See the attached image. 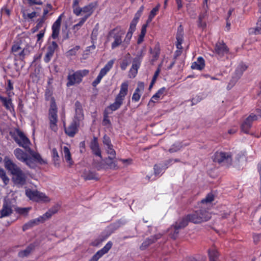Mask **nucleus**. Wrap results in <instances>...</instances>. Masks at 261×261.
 Here are the masks:
<instances>
[{"label": "nucleus", "instance_id": "obj_1", "mask_svg": "<svg viewBox=\"0 0 261 261\" xmlns=\"http://www.w3.org/2000/svg\"><path fill=\"white\" fill-rule=\"evenodd\" d=\"M17 145L23 147L25 152L17 148V159L24 163L31 168L36 167V163L40 165L46 164L47 161L43 160L40 154L34 151L30 148L31 144L29 139L24 134L17 128Z\"/></svg>", "mask_w": 261, "mask_h": 261}, {"label": "nucleus", "instance_id": "obj_2", "mask_svg": "<svg viewBox=\"0 0 261 261\" xmlns=\"http://www.w3.org/2000/svg\"><path fill=\"white\" fill-rule=\"evenodd\" d=\"M128 84L127 82L122 83L120 86V90L118 94L116 96L115 102L110 105L103 112V119L102 120V125L103 126H111V122L109 118V112L108 110L110 109L112 111H115L120 108L123 103L125 96L128 92Z\"/></svg>", "mask_w": 261, "mask_h": 261}, {"label": "nucleus", "instance_id": "obj_3", "mask_svg": "<svg viewBox=\"0 0 261 261\" xmlns=\"http://www.w3.org/2000/svg\"><path fill=\"white\" fill-rule=\"evenodd\" d=\"M125 34V31L121 28L120 25H117L115 28L110 30L108 34L107 40L110 41L113 39L114 41L111 44V48L114 49L119 47L122 43H124L123 40V36Z\"/></svg>", "mask_w": 261, "mask_h": 261}, {"label": "nucleus", "instance_id": "obj_4", "mask_svg": "<svg viewBox=\"0 0 261 261\" xmlns=\"http://www.w3.org/2000/svg\"><path fill=\"white\" fill-rule=\"evenodd\" d=\"M58 108L54 98L51 100L50 108L48 110V120L50 129L54 132H57L58 129L57 123L58 119Z\"/></svg>", "mask_w": 261, "mask_h": 261}, {"label": "nucleus", "instance_id": "obj_5", "mask_svg": "<svg viewBox=\"0 0 261 261\" xmlns=\"http://www.w3.org/2000/svg\"><path fill=\"white\" fill-rule=\"evenodd\" d=\"M186 216L189 222H192L195 224L207 221L210 219L208 211L203 209L198 210L192 214H188Z\"/></svg>", "mask_w": 261, "mask_h": 261}, {"label": "nucleus", "instance_id": "obj_6", "mask_svg": "<svg viewBox=\"0 0 261 261\" xmlns=\"http://www.w3.org/2000/svg\"><path fill=\"white\" fill-rule=\"evenodd\" d=\"M89 70L87 69L79 70L74 72L72 74H69L67 76V82L66 86L70 87L75 84H80L84 76L87 75L89 73Z\"/></svg>", "mask_w": 261, "mask_h": 261}, {"label": "nucleus", "instance_id": "obj_7", "mask_svg": "<svg viewBox=\"0 0 261 261\" xmlns=\"http://www.w3.org/2000/svg\"><path fill=\"white\" fill-rule=\"evenodd\" d=\"M25 195L30 200L37 202H48L50 201V199L45 193L37 190L27 189L25 190Z\"/></svg>", "mask_w": 261, "mask_h": 261}, {"label": "nucleus", "instance_id": "obj_8", "mask_svg": "<svg viewBox=\"0 0 261 261\" xmlns=\"http://www.w3.org/2000/svg\"><path fill=\"white\" fill-rule=\"evenodd\" d=\"M25 195L30 200L37 202H48L50 201V199L45 193L37 190L27 189L25 190Z\"/></svg>", "mask_w": 261, "mask_h": 261}, {"label": "nucleus", "instance_id": "obj_9", "mask_svg": "<svg viewBox=\"0 0 261 261\" xmlns=\"http://www.w3.org/2000/svg\"><path fill=\"white\" fill-rule=\"evenodd\" d=\"M257 115L254 113H251L250 115L244 120L241 126V130L245 134H249V130L252 127V122L254 121L257 120L259 118L261 117V110L257 109L256 110Z\"/></svg>", "mask_w": 261, "mask_h": 261}, {"label": "nucleus", "instance_id": "obj_10", "mask_svg": "<svg viewBox=\"0 0 261 261\" xmlns=\"http://www.w3.org/2000/svg\"><path fill=\"white\" fill-rule=\"evenodd\" d=\"M213 160L214 162L219 164L225 163L228 166H230L232 163V154L230 152L217 151L214 153Z\"/></svg>", "mask_w": 261, "mask_h": 261}, {"label": "nucleus", "instance_id": "obj_11", "mask_svg": "<svg viewBox=\"0 0 261 261\" xmlns=\"http://www.w3.org/2000/svg\"><path fill=\"white\" fill-rule=\"evenodd\" d=\"M247 66L243 64V63L240 64L236 68L234 74L232 77L231 80L230 81V82L228 84L227 88L230 89L238 81V80L241 77L242 75L243 72L247 69Z\"/></svg>", "mask_w": 261, "mask_h": 261}, {"label": "nucleus", "instance_id": "obj_12", "mask_svg": "<svg viewBox=\"0 0 261 261\" xmlns=\"http://www.w3.org/2000/svg\"><path fill=\"white\" fill-rule=\"evenodd\" d=\"M214 50L218 59H222L229 53V48L223 41H219L216 43Z\"/></svg>", "mask_w": 261, "mask_h": 261}, {"label": "nucleus", "instance_id": "obj_13", "mask_svg": "<svg viewBox=\"0 0 261 261\" xmlns=\"http://www.w3.org/2000/svg\"><path fill=\"white\" fill-rule=\"evenodd\" d=\"M80 123L72 120L69 125L66 127L65 123L64 122L63 126L65 134L70 137H73L79 131V127Z\"/></svg>", "mask_w": 261, "mask_h": 261}, {"label": "nucleus", "instance_id": "obj_14", "mask_svg": "<svg viewBox=\"0 0 261 261\" xmlns=\"http://www.w3.org/2000/svg\"><path fill=\"white\" fill-rule=\"evenodd\" d=\"M189 223L187 216L179 219L173 225L172 227L174 229L173 237L175 239L176 236L179 233V229L186 227Z\"/></svg>", "mask_w": 261, "mask_h": 261}, {"label": "nucleus", "instance_id": "obj_15", "mask_svg": "<svg viewBox=\"0 0 261 261\" xmlns=\"http://www.w3.org/2000/svg\"><path fill=\"white\" fill-rule=\"evenodd\" d=\"M113 243L111 241H109L105 246L98 250L89 261H97L104 254L108 253V251L111 249Z\"/></svg>", "mask_w": 261, "mask_h": 261}, {"label": "nucleus", "instance_id": "obj_16", "mask_svg": "<svg viewBox=\"0 0 261 261\" xmlns=\"http://www.w3.org/2000/svg\"><path fill=\"white\" fill-rule=\"evenodd\" d=\"M75 115L72 120L80 123L84 118V114L82 104L79 101L75 102Z\"/></svg>", "mask_w": 261, "mask_h": 261}, {"label": "nucleus", "instance_id": "obj_17", "mask_svg": "<svg viewBox=\"0 0 261 261\" xmlns=\"http://www.w3.org/2000/svg\"><path fill=\"white\" fill-rule=\"evenodd\" d=\"M64 15V13L61 14L57 18V19L55 21V22L53 23L51 27L52 30V34L51 37L54 39H56L58 38L61 24L62 18Z\"/></svg>", "mask_w": 261, "mask_h": 261}, {"label": "nucleus", "instance_id": "obj_18", "mask_svg": "<svg viewBox=\"0 0 261 261\" xmlns=\"http://www.w3.org/2000/svg\"><path fill=\"white\" fill-rule=\"evenodd\" d=\"M162 236L160 234H156L153 236H151L146 239L140 246V249L141 250H145L150 245L156 242L159 239L161 238Z\"/></svg>", "mask_w": 261, "mask_h": 261}, {"label": "nucleus", "instance_id": "obj_19", "mask_svg": "<svg viewBox=\"0 0 261 261\" xmlns=\"http://www.w3.org/2000/svg\"><path fill=\"white\" fill-rule=\"evenodd\" d=\"M89 146L93 154L99 156L100 159L102 158L101 151L99 148L98 139L97 137H93L90 143Z\"/></svg>", "mask_w": 261, "mask_h": 261}, {"label": "nucleus", "instance_id": "obj_20", "mask_svg": "<svg viewBox=\"0 0 261 261\" xmlns=\"http://www.w3.org/2000/svg\"><path fill=\"white\" fill-rule=\"evenodd\" d=\"M144 89V84L143 82H139L137 84V87L135 89L134 93L133 94L132 100L135 102L138 101L141 97V94Z\"/></svg>", "mask_w": 261, "mask_h": 261}, {"label": "nucleus", "instance_id": "obj_21", "mask_svg": "<svg viewBox=\"0 0 261 261\" xmlns=\"http://www.w3.org/2000/svg\"><path fill=\"white\" fill-rule=\"evenodd\" d=\"M149 53L152 55L151 61L154 62L158 60L161 53L160 45L159 42H157L153 48H150Z\"/></svg>", "mask_w": 261, "mask_h": 261}, {"label": "nucleus", "instance_id": "obj_22", "mask_svg": "<svg viewBox=\"0 0 261 261\" xmlns=\"http://www.w3.org/2000/svg\"><path fill=\"white\" fill-rule=\"evenodd\" d=\"M96 6V4L91 3L82 8V12L85 13V15L83 18H86L87 20L88 18L92 14L94 9Z\"/></svg>", "mask_w": 261, "mask_h": 261}, {"label": "nucleus", "instance_id": "obj_23", "mask_svg": "<svg viewBox=\"0 0 261 261\" xmlns=\"http://www.w3.org/2000/svg\"><path fill=\"white\" fill-rule=\"evenodd\" d=\"M5 168L10 171L12 174H16V168L15 165L7 156L4 159Z\"/></svg>", "mask_w": 261, "mask_h": 261}, {"label": "nucleus", "instance_id": "obj_24", "mask_svg": "<svg viewBox=\"0 0 261 261\" xmlns=\"http://www.w3.org/2000/svg\"><path fill=\"white\" fill-rule=\"evenodd\" d=\"M205 67V61L202 57H199L196 62H194L191 65V68L199 70H202Z\"/></svg>", "mask_w": 261, "mask_h": 261}, {"label": "nucleus", "instance_id": "obj_25", "mask_svg": "<svg viewBox=\"0 0 261 261\" xmlns=\"http://www.w3.org/2000/svg\"><path fill=\"white\" fill-rule=\"evenodd\" d=\"M63 151L64 156L66 162L68 164L69 167H71L73 165L74 162L72 159L71 154L69 148L65 146L63 147Z\"/></svg>", "mask_w": 261, "mask_h": 261}, {"label": "nucleus", "instance_id": "obj_26", "mask_svg": "<svg viewBox=\"0 0 261 261\" xmlns=\"http://www.w3.org/2000/svg\"><path fill=\"white\" fill-rule=\"evenodd\" d=\"M82 177L85 180H99V178L98 177V174L94 172L91 171H85L83 173L82 175Z\"/></svg>", "mask_w": 261, "mask_h": 261}, {"label": "nucleus", "instance_id": "obj_27", "mask_svg": "<svg viewBox=\"0 0 261 261\" xmlns=\"http://www.w3.org/2000/svg\"><path fill=\"white\" fill-rule=\"evenodd\" d=\"M27 173H24L20 168L17 167V185H23L26 182Z\"/></svg>", "mask_w": 261, "mask_h": 261}, {"label": "nucleus", "instance_id": "obj_28", "mask_svg": "<svg viewBox=\"0 0 261 261\" xmlns=\"http://www.w3.org/2000/svg\"><path fill=\"white\" fill-rule=\"evenodd\" d=\"M207 15V10L206 8H204L203 11L201 12L198 17V26L199 28L204 29L206 27V24L205 22L203 21V19L206 17Z\"/></svg>", "mask_w": 261, "mask_h": 261}, {"label": "nucleus", "instance_id": "obj_29", "mask_svg": "<svg viewBox=\"0 0 261 261\" xmlns=\"http://www.w3.org/2000/svg\"><path fill=\"white\" fill-rule=\"evenodd\" d=\"M114 63V60H111L109 61L105 66L100 70L99 74L101 75L102 77L105 76L107 73L113 67V64Z\"/></svg>", "mask_w": 261, "mask_h": 261}, {"label": "nucleus", "instance_id": "obj_30", "mask_svg": "<svg viewBox=\"0 0 261 261\" xmlns=\"http://www.w3.org/2000/svg\"><path fill=\"white\" fill-rule=\"evenodd\" d=\"M114 63V60H111L109 61L105 66L100 70L99 74L101 75L102 77L105 76L107 73L113 67V64Z\"/></svg>", "mask_w": 261, "mask_h": 261}, {"label": "nucleus", "instance_id": "obj_31", "mask_svg": "<svg viewBox=\"0 0 261 261\" xmlns=\"http://www.w3.org/2000/svg\"><path fill=\"white\" fill-rule=\"evenodd\" d=\"M36 245L34 244H30L25 249L20 251L18 253L20 257H24L28 256L33 250H35Z\"/></svg>", "mask_w": 261, "mask_h": 261}, {"label": "nucleus", "instance_id": "obj_32", "mask_svg": "<svg viewBox=\"0 0 261 261\" xmlns=\"http://www.w3.org/2000/svg\"><path fill=\"white\" fill-rule=\"evenodd\" d=\"M136 27L129 25L128 31L126 34L125 38L124 39V43L126 45H128L130 43V41L132 38L133 34L135 31Z\"/></svg>", "mask_w": 261, "mask_h": 261}, {"label": "nucleus", "instance_id": "obj_33", "mask_svg": "<svg viewBox=\"0 0 261 261\" xmlns=\"http://www.w3.org/2000/svg\"><path fill=\"white\" fill-rule=\"evenodd\" d=\"M176 38L177 40L176 44V47L178 49L181 50L182 49V43L184 41V33L182 30L179 31V29L178 30L176 35Z\"/></svg>", "mask_w": 261, "mask_h": 261}, {"label": "nucleus", "instance_id": "obj_34", "mask_svg": "<svg viewBox=\"0 0 261 261\" xmlns=\"http://www.w3.org/2000/svg\"><path fill=\"white\" fill-rule=\"evenodd\" d=\"M188 144L183 145L182 142H176L174 143L170 148L169 149L168 151L170 153H174L179 151L184 146L188 145Z\"/></svg>", "mask_w": 261, "mask_h": 261}, {"label": "nucleus", "instance_id": "obj_35", "mask_svg": "<svg viewBox=\"0 0 261 261\" xmlns=\"http://www.w3.org/2000/svg\"><path fill=\"white\" fill-rule=\"evenodd\" d=\"M12 213V209L7 206V204H3L2 209L0 211V218L9 216Z\"/></svg>", "mask_w": 261, "mask_h": 261}, {"label": "nucleus", "instance_id": "obj_36", "mask_svg": "<svg viewBox=\"0 0 261 261\" xmlns=\"http://www.w3.org/2000/svg\"><path fill=\"white\" fill-rule=\"evenodd\" d=\"M51 154L55 166L58 167H59L60 159L58 151L56 148H53Z\"/></svg>", "mask_w": 261, "mask_h": 261}, {"label": "nucleus", "instance_id": "obj_37", "mask_svg": "<svg viewBox=\"0 0 261 261\" xmlns=\"http://www.w3.org/2000/svg\"><path fill=\"white\" fill-rule=\"evenodd\" d=\"M166 91V88L165 87H162L160 88L157 92L154 94L152 97L151 98L149 102H155L156 101L159 100L161 96L164 94V93Z\"/></svg>", "mask_w": 261, "mask_h": 261}, {"label": "nucleus", "instance_id": "obj_38", "mask_svg": "<svg viewBox=\"0 0 261 261\" xmlns=\"http://www.w3.org/2000/svg\"><path fill=\"white\" fill-rule=\"evenodd\" d=\"M219 254L215 248L208 250V256L210 261H217Z\"/></svg>", "mask_w": 261, "mask_h": 261}, {"label": "nucleus", "instance_id": "obj_39", "mask_svg": "<svg viewBox=\"0 0 261 261\" xmlns=\"http://www.w3.org/2000/svg\"><path fill=\"white\" fill-rule=\"evenodd\" d=\"M105 163L107 169L110 168L113 170H116L118 168L116 162L114 161V160H108V158H107L105 160Z\"/></svg>", "mask_w": 261, "mask_h": 261}, {"label": "nucleus", "instance_id": "obj_40", "mask_svg": "<svg viewBox=\"0 0 261 261\" xmlns=\"http://www.w3.org/2000/svg\"><path fill=\"white\" fill-rule=\"evenodd\" d=\"M160 8V5L158 4L154 8H153L149 14L148 19L147 20L148 23H150L152 19L154 18L155 16L157 14L159 9Z\"/></svg>", "mask_w": 261, "mask_h": 261}, {"label": "nucleus", "instance_id": "obj_41", "mask_svg": "<svg viewBox=\"0 0 261 261\" xmlns=\"http://www.w3.org/2000/svg\"><path fill=\"white\" fill-rule=\"evenodd\" d=\"M215 200V196L212 192L208 193L205 197L201 200L202 204H211Z\"/></svg>", "mask_w": 261, "mask_h": 261}, {"label": "nucleus", "instance_id": "obj_42", "mask_svg": "<svg viewBox=\"0 0 261 261\" xmlns=\"http://www.w3.org/2000/svg\"><path fill=\"white\" fill-rule=\"evenodd\" d=\"M86 21V18H81L78 23L74 24L72 27V30L75 33L78 31Z\"/></svg>", "mask_w": 261, "mask_h": 261}, {"label": "nucleus", "instance_id": "obj_43", "mask_svg": "<svg viewBox=\"0 0 261 261\" xmlns=\"http://www.w3.org/2000/svg\"><path fill=\"white\" fill-rule=\"evenodd\" d=\"M107 152L110 155L108 157V160H114L116 158V151L113 149V146L107 147Z\"/></svg>", "mask_w": 261, "mask_h": 261}, {"label": "nucleus", "instance_id": "obj_44", "mask_svg": "<svg viewBox=\"0 0 261 261\" xmlns=\"http://www.w3.org/2000/svg\"><path fill=\"white\" fill-rule=\"evenodd\" d=\"M59 210L58 206H54L49 209L47 212L45 213V216L48 219L50 218L51 216L57 213Z\"/></svg>", "mask_w": 261, "mask_h": 261}, {"label": "nucleus", "instance_id": "obj_45", "mask_svg": "<svg viewBox=\"0 0 261 261\" xmlns=\"http://www.w3.org/2000/svg\"><path fill=\"white\" fill-rule=\"evenodd\" d=\"M58 44L55 41H52L47 47V52L50 53L53 55L54 54L55 50L58 48Z\"/></svg>", "mask_w": 261, "mask_h": 261}, {"label": "nucleus", "instance_id": "obj_46", "mask_svg": "<svg viewBox=\"0 0 261 261\" xmlns=\"http://www.w3.org/2000/svg\"><path fill=\"white\" fill-rule=\"evenodd\" d=\"M0 178L3 180L5 185H7L9 182V179L7 176L5 170L0 167Z\"/></svg>", "mask_w": 261, "mask_h": 261}, {"label": "nucleus", "instance_id": "obj_47", "mask_svg": "<svg viewBox=\"0 0 261 261\" xmlns=\"http://www.w3.org/2000/svg\"><path fill=\"white\" fill-rule=\"evenodd\" d=\"M7 204V206L10 207L11 209L12 207L15 206L16 203V200L14 198H10L7 197L5 198L4 203L3 204Z\"/></svg>", "mask_w": 261, "mask_h": 261}, {"label": "nucleus", "instance_id": "obj_48", "mask_svg": "<svg viewBox=\"0 0 261 261\" xmlns=\"http://www.w3.org/2000/svg\"><path fill=\"white\" fill-rule=\"evenodd\" d=\"M32 209L31 207H17V214L21 215L27 216L28 215L30 211Z\"/></svg>", "mask_w": 261, "mask_h": 261}, {"label": "nucleus", "instance_id": "obj_49", "mask_svg": "<svg viewBox=\"0 0 261 261\" xmlns=\"http://www.w3.org/2000/svg\"><path fill=\"white\" fill-rule=\"evenodd\" d=\"M0 98L2 99L3 102L4 103L5 106L7 109L11 110V108H13L12 105V102L11 99H7L6 98H4L2 97H0Z\"/></svg>", "mask_w": 261, "mask_h": 261}, {"label": "nucleus", "instance_id": "obj_50", "mask_svg": "<svg viewBox=\"0 0 261 261\" xmlns=\"http://www.w3.org/2000/svg\"><path fill=\"white\" fill-rule=\"evenodd\" d=\"M80 48V46L79 45H76L73 48L70 49L67 52V56H75L76 54V52L79 50Z\"/></svg>", "mask_w": 261, "mask_h": 261}, {"label": "nucleus", "instance_id": "obj_51", "mask_svg": "<svg viewBox=\"0 0 261 261\" xmlns=\"http://www.w3.org/2000/svg\"><path fill=\"white\" fill-rule=\"evenodd\" d=\"M102 142L103 144L106 145L107 147H111V145H113L111 143L110 138L107 135H105L103 136Z\"/></svg>", "mask_w": 261, "mask_h": 261}, {"label": "nucleus", "instance_id": "obj_52", "mask_svg": "<svg viewBox=\"0 0 261 261\" xmlns=\"http://www.w3.org/2000/svg\"><path fill=\"white\" fill-rule=\"evenodd\" d=\"M9 139H13L16 142V129H13L9 131V135L8 136Z\"/></svg>", "mask_w": 261, "mask_h": 261}, {"label": "nucleus", "instance_id": "obj_53", "mask_svg": "<svg viewBox=\"0 0 261 261\" xmlns=\"http://www.w3.org/2000/svg\"><path fill=\"white\" fill-rule=\"evenodd\" d=\"M120 225L121 224L120 222H116L110 225L109 227L110 228L112 232H114L116 230L118 229L120 227Z\"/></svg>", "mask_w": 261, "mask_h": 261}, {"label": "nucleus", "instance_id": "obj_54", "mask_svg": "<svg viewBox=\"0 0 261 261\" xmlns=\"http://www.w3.org/2000/svg\"><path fill=\"white\" fill-rule=\"evenodd\" d=\"M44 20L45 18H44L43 17L39 18L37 20V23L35 28V30L34 31H36L42 27Z\"/></svg>", "mask_w": 261, "mask_h": 261}, {"label": "nucleus", "instance_id": "obj_55", "mask_svg": "<svg viewBox=\"0 0 261 261\" xmlns=\"http://www.w3.org/2000/svg\"><path fill=\"white\" fill-rule=\"evenodd\" d=\"M73 13L77 16H79L81 15L82 12V8L80 7L79 6L73 7Z\"/></svg>", "mask_w": 261, "mask_h": 261}, {"label": "nucleus", "instance_id": "obj_56", "mask_svg": "<svg viewBox=\"0 0 261 261\" xmlns=\"http://www.w3.org/2000/svg\"><path fill=\"white\" fill-rule=\"evenodd\" d=\"M47 219H48V218H47L46 216H45L44 214L42 216H41L36 218V221H37L38 224L39 225L40 223H42L44 222Z\"/></svg>", "mask_w": 261, "mask_h": 261}, {"label": "nucleus", "instance_id": "obj_57", "mask_svg": "<svg viewBox=\"0 0 261 261\" xmlns=\"http://www.w3.org/2000/svg\"><path fill=\"white\" fill-rule=\"evenodd\" d=\"M153 169L154 174L156 175L161 174L163 171L162 168L157 164L154 165Z\"/></svg>", "mask_w": 261, "mask_h": 261}, {"label": "nucleus", "instance_id": "obj_58", "mask_svg": "<svg viewBox=\"0 0 261 261\" xmlns=\"http://www.w3.org/2000/svg\"><path fill=\"white\" fill-rule=\"evenodd\" d=\"M145 51H146V46H144L142 47V48L137 53V54L136 55V57H138L141 59H143V58L145 55Z\"/></svg>", "mask_w": 261, "mask_h": 261}, {"label": "nucleus", "instance_id": "obj_59", "mask_svg": "<svg viewBox=\"0 0 261 261\" xmlns=\"http://www.w3.org/2000/svg\"><path fill=\"white\" fill-rule=\"evenodd\" d=\"M253 242L255 244H257L261 239V233H253L252 235Z\"/></svg>", "mask_w": 261, "mask_h": 261}, {"label": "nucleus", "instance_id": "obj_60", "mask_svg": "<svg viewBox=\"0 0 261 261\" xmlns=\"http://www.w3.org/2000/svg\"><path fill=\"white\" fill-rule=\"evenodd\" d=\"M102 77H103L101 75L98 74L96 79L93 81L92 85L94 87H96L97 85L100 83Z\"/></svg>", "mask_w": 261, "mask_h": 261}, {"label": "nucleus", "instance_id": "obj_61", "mask_svg": "<svg viewBox=\"0 0 261 261\" xmlns=\"http://www.w3.org/2000/svg\"><path fill=\"white\" fill-rule=\"evenodd\" d=\"M173 163V159H170L168 160H166L164 163V166H163L164 168V169H167L170 166H171Z\"/></svg>", "mask_w": 261, "mask_h": 261}, {"label": "nucleus", "instance_id": "obj_62", "mask_svg": "<svg viewBox=\"0 0 261 261\" xmlns=\"http://www.w3.org/2000/svg\"><path fill=\"white\" fill-rule=\"evenodd\" d=\"M53 55H54L46 51V53L44 57V61L46 63L49 62Z\"/></svg>", "mask_w": 261, "mask_h": 261}, {"label": "nucleus", "instance_id": "obj_63", "mask_svg": "<svg viewBox=\"0 0 261 261\" xmlns=\"http://www.w3.org/2000/svg\"><path fill=\"white\" fill-rule=\"evenodd\" d=\"M95 167L97 170H100L101 169H106L107 168L106 167L105 163H102L101 162L95 165Z\"/></svg>", "mask_w": 261, "mask_h": 261}, {"label": "nucleus", "instance_id": "obj_64", "mask_svg": "<svg viewBox=\"0 0 261 261\" xmlns=\"http://www.w3.org/2000/svg\"><path fill=\"white\" fill-rule=\"evenodd\" d=\"M30 6L34 5H41L42 4V2L40 0H27Z\"/></svg>", "mask_w": 261, "mask_h": 261}]
</instances>
